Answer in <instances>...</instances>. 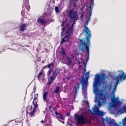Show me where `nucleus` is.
Masks as SVG:
<instances>
[{
    "instance_id": "nucleus-63",
    "label": "nucleus",
    "mask_w": 126,
    "mask_h": 126,
    "mask_svg": "<svg viewBox=\"0 0 126 126\" xmlns=\"http://www.w3.org/2000/svg\"><path fill=\"white\" fill-rule=\"evenodd\" d=\"M78 68L79 69H80L81 68V66L80 65H79Z\"/></svg>"
},
{
    "instance_id": "nucleus-4",
    "label": "nucleus",
    "mask_w": 126,
    "mask_h": 126,
    "mask_svg": "<svg viewBox=\"0 0 126 126\" xmlns=\"http://www.w3.org/2000/svg\"><path fill=\"white\" fill-rule=\"evenodd\" d=\"M74 118L75 120H77V122L79 123L85 124L90 122L89 119L84 117L83 114L80 115L75 113L74 115Z\"/></svg>"
},
{
    "instance_id": "nucleus-32",
    "label": "nucleus",
    "mask_w": 126,
    "mask_h": 126,
    "mask_svg": "<svg viewBox=\"0 0 126 126\" xmlns=\"http://www.w3.org/2000/svg\"><path fill=\"white\" fill-rule=\"evenodd\" d=\"M60 8L59 5L55 6V11L56 13H58L59 11V9Z\"/></svg>"
},
{
    "instance_id": "nucleus-19",
    "label": "nucleus",
    "mask_w": 126,
    "mask_h": 126,
    "mask_svg": "<svg viewBox=\"0 0 126 126\" xmlns=\"http://www.w3.org/2000/svg\"><path fill=\"white\" fill-rule=\"evenodd\" d=\"M74 31V30H72L69 28L66 31L65 33L66 35L69 34V36L71 37L72 35L71 34H73V32Z\"/></svg>"
},
{
    "instance_id": "nucleus-27",
    "label": "nucleus",
    "mask_w": 126,
    "mask_h": 126,
    "mask_svg": "<svg viewBox=\"0 0 126 126\" xmlns=\"http://www.w3.org/2000/svg\"><path fill=\"white\" fill-rule=\"evenodd\" d=\"M125 121H126V118H125L123 120H122V122L123 123L122 124V125L123 126H126V124H124V123L125 122ZM115 126H121L118 125L117 123V124H116Z\"/></svg>"
},
{
    "instance_id": "nucleus-7",
    "label": "nucleus",
    "mask_w": 126,
    "mask_h": 126,
    "mask_svg": "<svg viewBox=\"0 0 126 126\" xmlns=\"http://www.w3.org/2000/svg\"><path fill=\"white\" fill-rule=\"evenodd\" d=\"M119 73L116 76L115 79L120 82L126 79V74L122 70H119Z\"/></svg>"
},
{
    "instance_id": "nucleus-12",
    "label": "nucleus",
    "mask_w": 126,
    "mask_h": 126,
    "mask_svg": "<svg viewBox=\"0 0 126 126\" xmlns=\"http://www.w3.org/2000/svg\"><path fill=\"white\" fill-rule=\"evenodd\" d=\"M94 0H90V5L88 7V8H90L89 10V16L91 17L92 15V9L94 5Z\"/></svg>"
},
{
    "instance_id": "nucleus-50",
    "label": "nucleus",
    "mask_w": 126,
    "mask_h": 126,
    "mask_svg": "<svg viewBox=\"0 0 126 126\" xmlns=\"http://www.w3.org/2000/svg\"><path fill=\"white\" fill-rule=\"evenodd\" d=\"M34 99H33L34 101L35 100H36L37 99V97H37V96H36L35 94L34 95Z\"/></svg>"
},
{
    "instance_id": "nucleus-40",
    "label": "nucleus",
    "mask_w": 126,
    "mask_h": 126,
    "mask_svg": "<svg viewBox=\"0 0 126 126\" xmlns=\"http://www.w3.org/2000/svg\"><path fill=\"white\" fill-rule=\"evenodd\" d=\"M52 123V121L51 120H50L49 122V124H47V126H52V125L51 124Z\"/></svg>"
},
{
    "instance_id": "nucleus-23",
    "label": "nucleus",
    "mask_w": 126,
    "mask_h": 126,
    "mask_svg": "<svg viewBox=\"0 0 126 126\" xmlns=\"http://www.w3.org/2000/svg\"><path fill=\"white\" fill-rule=\"evenodd\" d=\"M105 114V113L102 111H98L97 113V115L99 117L100 116H103Z\"/></svg>"
},
{
    "instance_id": "nucleus-10",
    "label": "nucleus",
    "mask_w": 126,
    "mask_h": 126,
    "mask_svg": "<svg viewBox=\"0 0 126 126\" xmlns=\"http://www.w3.org/2000/svg\"><path fill=\"white\" fill-rule=\"evenodd\" d=\"M37 22L39 24L42 25L44 27L48 24L47 21L44 18H39L37 19Z\"/></svg>"
},
{
    "instance_id": "nucleus-45",
    "label": "nucleus",
    "mask_w": 126,
    "mask_h": 126,
    "mask_svg": "<svg viewBox=\"0 0 126 126\" xmlns=\"http://www.w3.org/2000/svg\"><path fill=\"white\" fill-rule=\"evenodd\" d=\"M34 113L32 111H31V112L29 113V115L30 116H32L33 115Z\"/></svg>"
},
{
    "instance_id": "nucleus-44",
    "label": "nucleus",
    "mask_w": 126,
    "mask_h": 126,
    "mask_svg": "<svg viewBox=\"0 0 126 126\" xmlns=\"http://www.w3.org/2000/svg\"><path fill=\"white\" fill-rule=\"evenodd\" d=\"M34 108L35 109L36 108L38 107V105L37 102L35 104H34Z\"/></svg>"
},
{
    "instance_id": "nucleus-28",
    "label": "nucleus",
    "mask_w": 126,
    "mask_h": 126,
    "mask_svg": "<svg viewBox=\"0 0 126 126\" xmlns=\"http://www.w3.org/2000/svg\"><path fill=\"white\" fill-rule=\"evenodd\" d=\"M65 31V27L63 26L62 28V32L61 33V36L62 37L64 34V33Z\"/></svg>"
},
{
    "instance_id": "nucleus-48",
    "label": "nucleus",
    "mask_w": 126,
    "mask_h": 126,
    "mask_svg": "<svg viewBox=\"0 0 126 126\" xmlns=\"http://www.w3.org/2000/svg\"><path fill=\"white\" fill-rule=\"evenodd\" d=\"M83 64L84 65H86L87 64V62H86V61L85 62L84 61V60H83Z\"/></svg>"
},
{
    "instance_id": "nucleus-49",
    "label": "nucleus",
    "mask_w": 126,
    "mask_h": 126,
    "mask_svg": "<svg viewBox=\"0 0 126 126\" xmlns=\"http://www.w3.org/2000/svg\"><path fill=\"white\" fill-rule=\"evenodd\" d=\"M84 100H86L87 98V95H84Z\"/></svg>"
},
{
    "instance_id": "nucleus-56",
    "label": "nucleus",
    "mask_w": 126,
    "mask_h": 126,
    "mask_svg": "<svg viewBox=\"0 0 126 126\" xmlns=\"http://www.w3.org/2000/svg\"><path fill=\"white\" fill-rule=\"evenodd\" d=\"M88 112H90V113H93V112H92V111H91L90 109V108H88Z\"/></svg>"
},
{
    "instance_id": "nucleus-33",
    "label": "nucleus",
    "mask_w": 126,
    "mask_h": 126,
    "mask_svg": "<svg viewBox=\"0 0 126 126\" xmlns=\"http://www.w3.org/2000/svg\"><path fill=\"white\" fill-rule=\"evenodd\" d=\"M115 79L116 81L114 85V87H117V86L119 84H120V82L118 81L117 80H116V79L115 78Z\"/></svg>"
},
{
    "instance_id": "nucleus-14",
    "label": "nucleus",
    "mask_w": 126,
    "mask_h": 126,
    "mask_svg": "<svg viewBox=\"0 0 126 126\" xmlns=\"http://www.w3.org/2000/svg\"><path fill=\"white\" fill-rule=\"evenodd\" d=\"M28 24L23 23L22 25H21L19 26V31L22 32H24L26 29V27L28 26Z\"/></svg>"
},
{
    "instance_id": "nucleus-8",
    "label": "nucleus",
    "mask_w": 126,
    "mask_h": 126,
    "mask_svg": "<svg viewBox=\"0 0 126 126\" xmlns=\"http://www.w3.org/2000/svg\"><path fill=\"white\" fill-rule=\"evenodd\" d=\"M83 81L81 80L80 83H82V92L84 95H87V86L88 84L86 83H83Z\"/></svg>"
},
{
    "instance_id": "nucleus-15",
    "label": "nucleus",
    "mask_w": 126,
    "mask_h": 126,
    "mask_svg": "<svg viewBox=\"0 0 126 126\" xmlns=\"http://www.w3.org/2000/svg\"><path fill=\"white\" fill-rule=\"evenodd\" d=\"M79 0H69L70 4L73 5L75 8H77L76 4Z\"/></svg>"
},
{
    "instance_id": "nucleus-1",
    "label": "nucleus",
    "mask_w": 126,
    "mask_h": 126,
    "mask_svg": "<svg viewBox=\"0 0 126 126\" xmlns=\"http://www.w3.org/2000/svg\"><path fill=\"white\" fill-rule=\"evenodd\" d=\"M106 77L105 73H102L101 74H97L95 76L94 81L93 87V93L95 95L94 102L97 103V106L95 105L92 108V110L94 113L97 112V110L101 106L103 103L106 101L107 99L109 98V96L107 92L105 93L102 92L101 89H99L101 85L105 83V80ZM105 83H107L105 82Z\"/></svg>"
},
{
    "instance_id": "nucleus-17",
    "label": "nucleus",
    "mask_w": 126,
    "mask_h": 126,
    "mask_svg": "<svg viewBox=\"0 0 126 126\" xmlns=\"http://www.w3.org/2000/svg\"><path fill=\"white\" fill-rule=\"evenodd\" d=\"M112 84L110 82H109L108 84L105 85V86L104 87V89L106 90H110L112 88Z\"/></svg>"
},
{
    "instance_id": "nucleus-29",
    "label": "nucleus",
    "mask_w": 126,
    "mask_h": 126,
    "mask_svg": "<svg viewBox=\"0 0 126 126\" xmlns=\"http://www.w3.org/2000/svg\"><path fill=\"white\" fill-rule=\"evenodd\" d=\"M54 105L53 102H51V105L49 106L48 107L49 109V110L51 111V112L53 113V112L52 111L53 110L52 109V107H53V105Z\"/></svg>"
},
{
    "instance_id": "nucleus-53",
    "label": "nucleus",
    "mask_w": 126,
    "mask_h": 126,
    "mask_svg": "<svg viewBox=\"0 0 126 126\" xmlns=\"http://www.w3.org/2000/svg\"><path fill=\"white\" fill-rule=\"evenodd\" d=\"M52 109L54 111H55L56 110V108L55 107H54V108H52Z\"/></svg>"
},
{
    "instance_id": "nucleus-57",
    "label": "nucleus",
    "mask_w": 126,
    "mask_h": 126,
    "mask_svg": "<svg viewBox=\"0 0 126 126\" xmlns=\"http://www.w3.org/2000/svg\"><path fill=\"white\" fill-rule=\"evenodd\" d=\"M36 89V87H35V86L33 88V92L34 93H35Z\"/></svg>"
},
{
    "instance_id": "nucleus-13",
    "label": "nucleus",
    "mask_w": 126,
    "mask_h": 126,
    "mask_svg": "<svg viewBox=\"0 0 126 126\" xmlns=\"http://www.w3.org/2000/svg\"><path fill=\"white\" fill-rule=\"evenodd\" d=\"M71 37L69 36V34H66L65 37L62 39L60 44H63L66 42L68 41Z\"/></svg>"
},
{
    "instance_id": "nucleus-24",
    "label": "nucleus",
    "mask_w": 126,
    "mask_h": 126,
    "mask_svg": "<svg viewBox=\"0 0 126 126\" xmlns=\"http://www.w3.org/2000/svg\"><path fill=\"white\" fill-rule=\"evenodd\" d=\"M55 78L51 76L50 78V79L48 80L47 84L50 85L52 82H53V80L55 79Z\"/></svg>"
},
{
    "instance_id": "nucleus-39",
    "label": "nucleus",
    "mask_w": 126,
    "mask_h": 126,
    "mask_svg": "<svg viewBox=\"0 0 126 126\" xmlns=\"http://www.w3.org/2000/svg\"><path fill=\"white\" fill-rule=\"evenodd\" d=\"M21 15L22 16H24L25 15V12L24 10H22L21 12Z\"/></svg>"
},
{
    "instance_id": "nucleus-20",
    "label": "nucleus",
    "mask_w": 126,
    "mask_h": 126,
    "mask_svg": "<svg viewBox=\"0 0 126 126\" xmlns=\"http://www.w3.org/2000/svg\"><path fill=\"white\" fill-rule=\"evenodd\" d=\"M110 118V119H109L107 116H106L105 118H104L103 117L102 118L103 122H106L108 125L111 120Z\"/></svg>"
},
{
    "instance_id": "nucleus-31",
    "label": "nucleus",
    "mask_w": 126,
    "mask_h": 126,
    "mask_svg": "<svg viewBox=\"0 0 126 126\" xmlns=\"http://www.w3.org/2000/svg\"><path fill=\"white\" fill-rule=\"evenodd\" d=\"M84 13L82 12H79V15H80V19L81 21H82L83 20V18L84 16Z\"/></svg>"
},
{
    "instance_id": "nucleus-38",
    "label": "nucleus",
    "mask_w": 126,
    "mask_h": 126,
    "mask_svg": "<svg viewBox=\"0 0 126 126\" xmlns=\"http://www.w3.org/2000/svg\"><path fill=\"white\" fill-rule=\"evenodd\" d=\"M122 110L125 112H126V105L124 106L123 107ZM125 118H126V117Z\"/></svg>"
},
{
    "instance_id": "nucleus-35",
    "label": "nucleus",
    "mask_w": 126,
    "mask_h": 126,
    "mask_svg": "<svg viewBox=\"0 0 126 126\" xmlns=\"http://www.w3.org/2000/svg\"><path fill=\"white\" fill-rule=\"evenodd\" d=\"M53 71V69H49L47 73V75L49 77L50 76L51 72Z\"/></svg>"
},
{
    "instance_id": "nucleus-43",
    "label": "nucleus",
    "mask_w": 126,
    "mask_h": 126,
    "mask_svg": "<svg viewBox=\"0 0 126 126\" xmlns=\"http://www.w3.org/2000/svg\"><path fill=\"white\" fill-rule=\"evenodd\" d=\"M75 76H69V77H67V79L68 80L70 79L71 78H73L74 77H75Z\"/></svg>"
},
{
    "instance_id": "nucleus-55",
    "label": "nucleus",
    "mask_w": 126,
    "mask_h": 126,
    "mask_svg": "<svg viewBox=\"0 0 126 126\" xmlns=\"http://www.w3.org/2000/svg\"><path fill=\"white\" fill-rule=\"evenodd\" d=\"M66 115L68 116L69 117L70 116V112H67V113H66Z\"/></svg>"
},
{
    "instance_id": "nucleus-26",
    "label": "nucleus",
    "mask_w": 126,
    "mask_h": 126,
    "mask_svg": "<svg viewBox=\"0 0 126 126\" xmlns=\"http://www.w3.org/2000/svg\"><path fill=\"white\" fill-rule=\"evenodd\" d=\"M60 88V87L59 86L56 87L55 88V90L54 91V93H56L57 94H58V92Z\"/></svg>"
},
{
    "instance_id": "nucleus-59",
    "label": "nucleus",
    "mask_w": 126,
    "mask_h": 126,
    "mask_svg": "<svg viewBox=\"0 0 126 126\" xmlns=\"http://www.w3.org/2000/svg\"><path fill=\"white\" fill-rule=\"evenodd\" d=\"M42 74H43V73L42 72H41L39 73L38 74V75L40 76L42 75Z\"/></svg>"
},
{
    "instance_id": "nucleus-41",
    "label": "nucleus",
    "mask_w": 126,
    "mask_h": 126,
    "mask_svg": "<svg viewBox=\"0 0 126 126\" xmlns=\"http://www.w3.org/2000/svg\"><path fill=\"white\" fill-rule=\"evenodd\" d=\"M53 20H54L53 19L51 18H49L48 19V21H49V23H48V24H49V23H50L51 22L53 21ZM47 22L48 23V22Z\"/></svg>"
},
{
    "instance_id": "nucleus-47",
    "label": "nucleus",
    "mask_w": 126,
    "mask_h": 126,
    "mask_svg": "<svg viewBox=\"0 0 126 126\" xmlns=\"http://www.w3.org/2000/svg\"><path fill=\"white\" fill-rule=\"evenodd\" d=\"M97 20L96 19H95L93 22V24H95L97 22Z\"/></svg>"
},
{
    "instance_id": "nucleus-22",
    "label": "nucleus",
    "mask_w": 126,
    "mask_h": 126,
    "mask_svg": "<svg viewBox=\"0 0 126 126\" xmlns=\"http://www.w3.org/2000/svg\"><path fill=\"white\" fill-rule=\"evenodd\" d=\"M54 64L52 62H51L50 63H49L47 65L48 66V68L49 69H53V68L54 67Z\"/></svg>"
},
{
    "instance_id": "nucleus-61",
    "label": "nucleus",
    "mask_w": 126,
    "mask_h": 126,
    "mask_svg": "<svg viewBox=\"0 0 126 126\" xmlns=\"http://www.w3.org/2000/svg\"><path fill=\"white\" fill-rule=\"evenodd\" d=\"M77 61L78 62V63L79 64H80L81 63V62L79 61V59H78V60L76 61Z\"/></svg>"
},
{
    "instance_id": "nucleus-6",
    "label": "nucleus",
    "mask_w": 126,
    "mask_h": 126,
    "mask_svg": "<svg viewBox=\"0 0 126 126\" xmlns=\"http://www.w3.org/2000/svg\"><path fill=\"white\" fill-rule=\"evenodd\" d=\"M89 22L87 21L85 25L84 29L83 30V32L86 33L85 36L86 39V42L90 41V39L92 36V34L91 31L89 28L87 27L88 25Z\"/></svg>"
},
{
    "instance_id": "nucleus-37",
    "label": "nucleus",
    "mask_w": 126,
    "mask_h": 126,
    "mask_svg": "<svg viewBox=\"0 0 126 126\" xmlns=\"http://www.w3.org/2000/svg\"><path fill=\"white\" fill-rule=\"evenodd\" d=\"M83 102H86V104H87L88 107V108H90V106H89V103L88 102V101H87L86 100H83Z\"/></svg>"
},
{
    "instance_id": "nucleus-30",
    "label": "nucleus",
    "mask_w": 126,
    "mask_h": 126,
    "mask_svg": "<svg viewBox=\"0 0 126 126\" xmlns=\"http://www.w3.org/2000/svg\"><path fill=\"white\" fill-rule=\"evenodd\" d=\"M90 74V72H87L86 74H85L84 73L83 74L84 75V77L85 78V79H88V77H89V74Z\"/></svg>"
},
{
    "instance_id": "nucleus-9",
    "label": "nucleus",
    "mask_w": 126,
    "mask_h": 126,
    "mask_svg": "<svg viewBox=\"0 0 126 126\" xmlns=\"http://www.w3.org/2000/svg\"><path fill=\"white\" fill-rule=\"evenodd\" d=\"M82 80L83 81V83L84 84L85 83H86V84H88V79H85V78L84 77V75L80 79V82L79 83H77L75 86V90H78L79 89V85L80 84H81L82 85V83H80L81 81Z\"/></svg>"
},
{
    "instance_id": "nucleus-2",
    "label": "nucleus",
    "mask_w": 126,
    "mask_h": 126,
    "mask_svg": "<svg viewBox=\"0 0 126 126\" xmlns=\"http://www.w3.org/2000/svg\"><path fill=\"white\" fill-rule=\"evenodd\" d=\"M80 43L79 45V49L81 51H84L85 49L86 52V55L87 57L86 62H88L89 59V46H90V41L85 42V40L79 39Z\"/></svg>"
},
{
    "instance_id": "nucleus-16",
    "label": "nucleus",
    "mask_w": 126,
    "mask_h": 126,
    "mask_svg": "<svg viewBox=\"0 0 126 126\" xmlns=\"http://www.w3.org/2000/svg\"><path fill=\"white\" fill-rule=\"evenodd\" d=\"M24 5L27 11H29L30 7L29 5V1L28 0H26Z\"/></svg>"
},
{
    "instance_id": "nucleus-51",
    "label": "nucleus",
    "mask_w": 126,
    "mask_h": 126,
    "mask_svg": "<svg viewBox=\"0 0 126 126\" xmlns=\"http://www.w3.org/2000/svg\"><path fill=\"white\" fill-rule=\"evenodd\" d=\"M42 68L43 69H45L46 68H48V66H47V65L43 66V67Z\"/></svg>"
},
{
    "instance_id": "nucleus-64",
    "label": "nucleus",
    "mask_w": 126,
    "mask_h": 126,
    "mask_svg": "<svg viewBox=\"0 0 126 126\" xmlns=\"http://www.w3.org/2000/svg\"><path fill=\"white\" fill-rule=\"evenodd\" d=\"M77 95H74V100H75L76 97Z\"/></svg>"
},
{
    "instance_id": "nucleus-36",
    "label": "nucleus",
    "mask_w": 126,
    "mask_h": 126,
    "mask_svg": "<svg viewBox=\"0 0 126 126\" xmlns=\"http://www.w3.org/2000/svg\"><path fill=\"white\" fill-rule=\"evenodd\" d=\"M61 54L63 55H66V53L64 49H62V50L61 53Z\"/></svg>"
},
{
    "instance_id": "nucleus-11",
    "label": "nucleus",
    "mask_w": 126,
    "mask_h": 126,
    "mask_svg": "<svg viewBox=\"0 0 126 126\" xmlns=\"http://www.w3.org/2000/svg\"><path fill=\"white\" fill-rule=\"evenodd\" d=\"M55 111V114L57 115V118L60 122H61L63 124H64V121H61L60 120V119L62 120L63 121L64 120V117H63V115L61 114L60 113L58 112L57 110H56Z\"/></svg>"
},
{
    "instance_id": "nucleus-18",
    "label": "nucleus",
    "mask_w": 126,
    "mask_h": 126,
    "mask_svg": "<svg viewBox=\"0 0 126 126\" xmlns=\"http://www.w3.org/2000/svg\"><path fill=\"white\" fill-rule=\"evenodd\" d=\"M48 93L47 92H44L43 95V99L44 101H45L47 103L48 102V100H47Z\"/></svg>"
},
{
    "instance_id": "nucleus-58",
    "label": "nucleus",
    "mask_w": 126,
    "mask_h": 126,
    "mask_svg": "<svg viewBox=\"0 0 126 126\" xmlns=\"http://www.w3.org/2000/svg\"><path fill=\"white\" fill-rule=\"evenodd\" d=\"M117 88V87H114V88H113V91L115 92H116V91Z\"/></svg>"
},
{
    "instance_id": "nucleus-5",
    "label": "nucleus",
    "mask_w": 126,
    "mask_h": 126,
    "mask_svg": "<svg viewBox=\"0 0 126 126\" xmlns=\"http://www.w3.org/2000/svg\"><path fill=\"white\" fill-rule=\"evenodd\" d=\"M110 97L111 102L114 105L113 108L114 110L116 111H118L119 108L120 107L122 102L119 101V99L118 97L115 98L114 99H112L111 97Z\"/></svg>"
},
{
    "instance_id": "nucleus-21",
    "label": "nucleus",
    "mask_w": 126,
    "mask_h": 126,
    "mask_svg": "<svg viewBox=\"0 0 126 126\" xmlns=\"http://www.w3.org/2000/svg\"><path fill=\"white\" fill-rule=\"evenodd\" d=\"M116 124H117V123L115 122L114 119H112L110 121L108 125L109 126H115Z\"/></svg>"
},
{
    "instance_id": "nucleus-52",
    "label": "nucleus",
    "mask_w": 126,
    "mask_h": 126,
    "mask_svg": "<svg viewBox=\"0 0 126 126\" xmlns=\"http://www.w3.org/2000/svg\"><path fill=\"white\" fill-rule=\"evenodd\" d=\"M91 18V17L88 16V17L87 20V21H90V19Z\"/></svg>"
},
{
    "instance_id": "nucleus-60",
    "label": "nucleus",
    "mask_w": 126,
    "mask_h": 126,
    "mask_svg": "<svg viewBox=\"0 0 126 126\" xmlns=\"http://www.w3.org/2000/svg\"><path fill=\"white\" fill-rule=\"evenodd\" d=\"M32 111H33L34 113L36 111V109L34 108L33 110Z\"/></svg>"
},
{
    "instance_id": "nucleus-25",
    "label": "nucleus",
    "mask_w": 126,
    "mask_h": 126,
    "mask_svg": "<svg viewBox=\"0 0 126 126\" xmlns=\"http://www.w3.org/2000/svg\"><path fill=\"white\" fill-rule=\"evenodd\" d=\"M57 70H54L53 73V75L51 76L55 78H56V77L57 76L58 73H57Z\"/></svg>"
},
{
    "instance_id": "nucleus-3",
    "label": "nucleus",
    "mask_w": 126,
    "mask_h": 126,
    "mask_svg": "<svg viewBox=\"0 0 126 126\" xmlns=\"http://www.w3.org/2000/svg\"><path fill=\"white\" fill-rule=\"evenodd\" d=\"M67 12L66 15L68 17L70 18V22H73L69 28L74 30V25L75 23V22L77 20H79V16L76 11L73 10H67Z\"/></svg>"
},
{
    "instance_id": "nucleus-62",
    "label": "nucleus",
    "mask_w": 126,
    "mask_h": 126,
    "mask_svg": "<svg viewBox=\"0 0 126 126\" xmlns=\"http://www.w3.org/2000/svg\"><path fill=\"white\" fill-rule=\"evenodd\" d=\"M115 92L113 91H112V94L114 95V96H115Z\"/></svg>"
},
{
    "instance_id": "nucleus-34",
    "label": "nucleus",
    "mask_w": 126,
    "mask_h": 126,
    "mask_svg": "<svg viewBox=\"0 0 126 126\" xmlns=\"http://www.w3.org/2000/svg\"><path fill=\"white\" fill-rule=\"evenodd\" d=\"M67 58V60L68 61L69 63L70 64H71L72 63V61L71 60V59L70 57L67 56V55H66L65 56Z\"/></svg>"
},
{
    "instance_id": "nucleus-42",
    "label": "nucleus",
    "mask_w": 126,
    "mask_h": 126,
    "mask_svg": "<svg viewBox=\"0 0 126 126\" xmlns=\"http://www.w3.org/2000/svg\"><path fill=\"white\" fill-rule=\"evenodd\" d=\"M74 55H78V54L79 53L76 50L74 51Z\"/></svg>"
},
{
    "instance_id": "nucleus-54",
    "label": "nucleus",
    "mask_w": 126,
    "mask_h": 126,
    "mask_svg": "<svg viewBox=\"0 0 126 126\" xmlns=\"http://www.w3.org/2000/svg\"><path fill=\"white\" fill-rule=\"evenodd\" d=\"M74 95H77V94L78 93V90H75V91L74 92Z\"/></svg>"
},
{
    "instance_id": "nucleus-46",
    "label": "nucleus",
    "mask_w": 126,
    "mask_h": 126,
    "mask_svg": "<svg viewBox=\"0 0 126 126\" xmlns=\"http://www.w3.org/2000/svg\"><path fill=\"white\" fill-rule=\"evenodd\" d=\"M72 57L73 58H74L75 59L76 61L78 60V59L77 57L75 55H73L72 56Z\"/></svg>"
}]
</instances>
